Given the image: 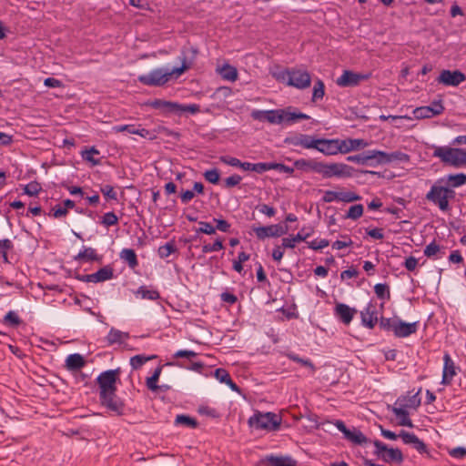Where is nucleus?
I'll return each mask as SVG.
<instances>
[{
  "label": "nucleus",
  "mask_w": 466,
  "mask_h": 466,
  "mask_svg": "<svg viewBox=\"0 0 466 466\" xmlns=\"http://www.w3.org/2000/svg\"><path fill=\"white\" fill-rule=\"evenodd\" d=\"M119 257L125 260L131 268H135L138 265L137 254L132 248H124L121 250Z\"/></svg>",
  "instance_id": "72a5a7b5"
},
{
  "label": "nucleus",
  "mask_w": 466,
  "mask_h": 466,
  "mask_svg": "<svg viewBox=\"0 0 466 466\" xmlns=\"http://www.w3.org/2000/svg\"><path fill=\"white\" fill-rule=\"evenodd\" d=\"M369 76V75L345 70L342 75L337 78L336 84L341 87L357 86L361 81L367 80Z\"/></svg>",
  "instance_id": "4468645a"
},
{
  "label": "nucleus",
  "mask_w": 466,
  "mask_h": 466,
  "mask_svg": "<svg viewBox=\"0 0 466 466\" xmlns=\"http://www.w3.org/2000/svg\"><path fill=\"white\" fill-rule=\"evenodd\" d=\"M423 253L429 258L438 259L445 254V251L443 247L433 240L425 247Z\"/></svg>",
  "instance_id": "a878e982"
},
{
  "label": "nucleus",
  "mask_w": 466,
  "mask_h": 466,
  "mask_svg": "<svg viewBox=\"0 0 466 466\" xmlns=\"http://www.w3.org/2000/svg\"><path fill=\"white\" fill-rule=\"evenodd\" d=\"M314 232L313 228L303 227L298 233L295 235V239L297 242L306 241L308 238H309Z\"/></svg>",
  "instance_id": "13d9d810"
},
{
  "label": "nucleus",
  "mask_w": 466,
  "mask_h": 466,
  "mask_svg": "<svg viewBox=\"0 0 466 466\" xmlns=\"http://www.w3.org/2000/svg\"><path fill=\"white\" fill-rule=\"evenodd\" d=\"M421 391V389H419L417 392L412 395H401L400 396L394 406L400 407L403 409H413L417 410L421 403L420 397L419 396Z\"/></svg>",
  "instance_id": "a211bd4d"
},
{
  "label": "nucleus",
  "mask_w": 466,
  "mask_h": 466,
  "mask_svg": "<svg viewBox=\"0 0 466 466\" xmlns=\"http://www.w3.org/2000/svg\"><path fill=\"white\" fill-rule=\"evenodd\" d=\"M115 132L120 133L127 131L129 134L139 135L143 137L149 134V131L146 128H137L135 125H119L113 127Z\"/></svg>",
  "instance_id": "7c9ffc66"
},
{
  "label": "nucleus",
  "mask_w": 466,
  "mask_h": 466,
  "mask_svg": "<svg viewBox=\"0 0 466 466\" xmlns=\"http://www.w3.org/2000/svg\"><path fill=\"white\" fill-rule=\"evenodd\" d=\"M119 373V370H108L106 371L102 372L96 379L97 384L99 386L100 391L99 395H106V393H110L112 391H116V380L117 375Z\"/></svg>",
  "instance_id": "1a4fd4ad"
},
{
  "label": "nucleus",
  "mask_w": 466,
  "mask_h": 466,
  "mask_svg": "<svg viewBox=\"0 0 466 466\" xmlns=\"http://www.w3.org/2000/svg\"><path fill=\"white\" fill-rule=\"evenodd\" d=\"M157 358L156 355L146 357L144 355H136L130 359V365L134 370L140 369L147 360Z\"/></svg>",
  "instance_id": "49530a36"
},
{
  "label": "nucleus",
  "mask_w": 466,
  "mask_h": 466,
  "mask_svg": "<svg viewBox=\"0 0 466 466\" xmlns=\"http://www.w3.org/2000/svg\"><path fill=\"white\" fill-rule=\"evenodd\" d=\"M175 424L183 425L191 429H196L198 426V422L196 419L185 414L177 415L175 419Z\"/></svg>",
  "instance_id": "4c0bfd02"
},
{
  "label": "nucleus",
  "mask_w": 466,
  "mask_h": 466,
  "mask_svg": "<svg viewBox=\"0 0 466 466\" xmlns=\"http://www.w3.org/2000/svg\"><path fill=\"white\" fill-rule=\"evenodd\" d=\"M100 223L105 227L115 226L118 223V218L113 211H110L104 214Z\"/></svg>",
  "instance_id": "864d4df0"
},
{
  "label": "nucleus",
  "mask_w": 466,
  "mask_h": 466,
  "mask_svg": "<svg viewBox=\"0 0 466 466\" xmlns=\"http://www.w3.org/2000/svg\"><path fill=\"white\" fill-rule=\"evenodd\" d=\"M204 177L211 184H218L220 178V174L217 168H212L205 171Z\"/></svg>",
  "instance_id": "4d7b16f0"
},
{
  "label": "nucleus",
  "mask_w": 466,
  "mask_h": 466,
  "mask_svg": "<svg viewBox=\"0 0 466 466\" xmlns=\"http://www.w3.org/2000/svg\"><path fill=\"white\" fill-rule=\"evenodd\" d=\"M347 160L350 162H354V163L360 164V165H368L367 151H365L361 154L349 156L347 157Z\"/></svg>",
  "instance_id": "e2e57ef3"
},
{
  "label": "nucleus",
  "mask_w": 466,
  "mask_h": 466,
  "mask_svg": "<svg viewBox=\"0 0 466 466\" xmlns=\"http://www.w3.org/2000/svg\"><path fill=\"white\" fill-rule=\"evenodd\" d=\"M418 322L407 323L398 319L394 335L397 338H406L417 332Z\"/></svg>",
  "instance_id": "aec40b11"
},
{
  "label": "nucleus",
  "mask_w": 466,
  "mask_h": 466,
  "mask_svg": "<svg viewBox=\"0 0 466 466\" xmlns=\"http://www.w3.org/2000/svg\"><path fill=\"white\" fill-rule=\"evenodd\" d=\"M444 366L442 372V380L441 383L443 385H449L452 381L453 377L456 374V368L453 360L448 353L444 354L443 357Z\"/></svg>",
  "instance_id": "412c9836"
},
{
  "label": "nucleus",
  "mask_w": 466,
  "mask_h": 466,
  "mask_svg": "<svg viewBox=\"0 0 466 466\" xmlns=\"http://www.w3.org/2000/svg\"><path fill=\"white\" fill-rule=\"evenodd\" d=\"M3 323L6 326L15 328L22 323V320L15 311L11 310L4 317Z\"/></svg>",
  "instance_id": "de8ad7c7"
},
{
  "label": "nucleus",
  "mask_w": 466,
  "mask_h": 466,
  "mask_svg": "<svg viewBox=\"0 0 466 466\" xmlns=\"http://www.w3.org/2000/svg\"><path fill=\"white\" fill-rule=\"evenodd\" d=\"M219 161L235 167H239L241 162L238 158L228 155L219 157Z\"/></svg>",
  "instance_id": "69168bd1"
},
{
  "label": "nucleus",
  "mask_w": 466,
  "mask_h": 466,
  "mask_svg": "<svg viewBox=\"0 0 466 466\" xmlns=\"http://www.w3.org/2000/svg\"><path fill=\"white\" fill-rule=\"evenodd\" d=\"M381 459L385 462L397 461L401 462L403 461V455L400 449L389 448L386 453L381 455Z\"/></svg>",
  "instance_id": "f704fd0d"
},
{
  "label": "nucleus",
  "mask_w": 466,
  "mask_h": 466,
  "mask_svg": "<svg viewBox=\"0 0 466 466\" xmlns=\"http://www.w3.org/2000/svg\"><path fill=\"white\" fill-rule=\"evenodd\" d=\"M433 157L455 167H461L466 164V150L459 147H437Z\"/></svg>",
  "instance_id": "7ed1b4c3"
},
{
  "label": "nucleus",
  "mask_w": 466,
  "mask_h": 466,
  "mask_svg": "<svg viewBox=\"0 0 466 466\" xmlns=\"http://www.w3.org/2000/svg\"><path fill=\"white\" fill-rule=\"evenodd\" d=\"M279 81L285 82L288 86L305 89L310 86L311 77L308 71L291 69L279 72L276 75Z\"/></svg>",
  "instance_id": "20e7f679"
},
{
  "label": "nucleus",
  "mask_w": 466,
  "mask_h": 466,
  "mask_svg": "<svg viewBox=\"0 0 466 466\" xmlns=\"http://www.w3.org/2000/svg\"><path fill=\"white\" fill-rule=\"evenodd\" d=\"M127 338H129L128 333L112 328L106 336V340L109 345H113L115 343H122L123 339Z\"/></svg>",
  "instance_id": "c9c22d12"
},
{
  "label": "nucleus",
  "mask_w": 466,
  "mask_h": 466,
  "mask_svg": "<svg viewBox=\"0 0 466 466\" xmlns=\"http://www.w3.org/2000/svg\"><path fill=\"white\" fill-rule=\"evenodd\" d=\"M101 259L102 257L92 248H84V249L75 257V260L81 262L101 261Z\"/></svg>",
  "instance_id": "393cba45"
},
{
  "label": "nucleus",
  "mask_w": 466,
  "mask_h": 466,
  "mask_svg": "<svg viewBox=\"0 0 466 466\" xmlns=\"http://www.w3.org/2000/svg\"><path fill=\"white\" fill-rule=\"evenodd\" d=\"M308 247L313 250L322 249L329 245V241L328 239H314L312 241L307 242Z\"/></svg>",
  "instance_id": "680f3d73"
},
{
  "label": "nucleus",
  "mask_w": 466,
  "mask_h": 466,
  "mask_svg": "<svg viewBox=\"0 0 466 466\" xmlns=\"http://www.w3.org/2000/svg\"><path fill=\"white\" fill-rule=\"evenodd\" d=\"M102 194L108 199L116 200L117 198L116 192L110 185H105L101 187Z\"/></svg>",
  "instance_id": "338daca9"
},
{
  "label": "nucleus",
  "mask_w": 466,
  "mask_h": 466,
  "mask_svg": "<svg viewBox=\"0 0 466 466\" xmlns=\"http://www.w3.org/2000/svg\"><path fill=\"white\" fill-rule=\"evenodd\" d=\"M317 150L326 156H333L340 153V139L332 138H319Z\"/></svg>",
  "instance_id": "dca6fc26"
},
{
  "label": "nucleus",
  "mask_w": 466,
  "mask_h": 466,
  "mask_svg": "<svg viewBox=\"0 0 466 466\" xmlns=\"http://www.w3.org/2000/svg\"><path fill=\"white\" fill-rule=\"evenodd\" d=\"M94 155H99V151L95 147H92L89 149H86L82 151L81 156L84 160L86 162H90L92 166H98L101 164L100 159L95 158Z\"/></svg>",
  "instance_id": "ea45409f"
},
{
  "label": "nucleus",
  "mask_w": 466,
  "mask_h": 466,
  "mask_svg": "<svg viewBox=\"0 0 466 466\" xmlns=\"http://www.w3.org/2000/svg\"><path fill=\"white\" fill-rule=\"evenodd\" d=\"M285 142L293 146H300L307 149L312 148L317 150V148H319V138H315L314 137L305 134H301L299 137H288Z\"/></svg>",
  "instance_id": "f3484780"
},
{
  "label": "nucleus",
  "mask_w": 466,
  "mask_h": 466,
  "mask_svg": "<svg viewBox=\"0 0 466 466\" xmlns=\"http://www.w3.org/2000/svg\"><path fill=\"white\" fill-rule=\"evenodd\" d=\"M292 107L289 106L283 109H271V110H252L250 116L257 121L268 122L272 125H280L283 123L292 124L298 120L309 119V116L301 113L291 111Z\"/></svg>",
  "instance_id": "f03ea898"
},
{
  "label": "nucleus",
  "mask_w": 466,
  "mask_h": 466,
  "mask_svg": "<svg viewBox=\"0 0 466 466\" xmlns=\"http://www.w3.org/2000/svg\"><path fill=\"white\" fill-rule=\"evenodd\" d=\"M248 424L250 427H254L258 430L266 431H277L279 429L281 424L280 417L273 412L255 414L248 419Z\"/></svg>",
  "instance_id": "39448f33"
},
{
  "label": "nucleus",
  "mask_w": 466,
  "mask_h": 466,
  "mask_svg": "<svg viewBox=\"0 0 466 466\" xmlns=\"http://www.w3.org/2000/svg\"><path fill=\"white\" fill-rule=\"evenodd\" d=\"M241 179L242 177L239 175L234 174L224 180L225 187L230 188L235 186H238L240 183Z\"/></svg>",
  "instance_id": "774afa93"
},
{
  "label": "nucleus",
  "mask_w": 466,
  "mask_h": 466,
  "mask_svg": "<svg viewBox=\"0 0 466 466\" xmlns=\"http://www.w3.org/2000/svg\"><path fill=\"white\" fill-rule=\"evenodd\" d=\"M397 321L398 318L380 317L379 322L381 329L386 331H392L394 333Z\"/></svg>",
  "instance_id": "c03bdc74"
},
{
  "label": "nucleus",
  "mask_w": 466,
  "mask_h": 466,
  "mask_svg": "<svg viewBox=\"0 0 466 466\" xmlns=\"http://www.w3.org/2000/svg\"><path fill=\"white\" fill-rule=\"evenodd\" d=\"M376 296L380 299H390V291L387 284L379 283L374 286Z\"/></svg>",
  "instance_id": "09e8293b"
},
{
  "label": "nucleus",
  "mask_w": 466,
  "mask_h": 466,
  "mask_svg": "<svg viewBox=\"0 0 466 466\" xmlns=\"http://www.w3.org/2000/svg\"><path fill=\"white\" fill-rule=\"evenodd\" d=\"M391 410L396 415V417L398 419H400L399 424L400 426H406V427H410V428L413 427V423H412L411 420L410 419L409 412L407 411L406 409L393 406Z\"/></svg>",
  "instance_id": "c756f323"
},
{
  "label": "nucleus",
  "mask_w": 466,
  "mask_h": 466,
  "mask_svg": "<svg viewBox=\"0 0 466 466\" xmlns=\"http://www.w3.org/2000/svg\"><path fill=\"white\" fill-rule=\"evenodd\" d=\"M198 225L200 226L196 231L197 233H204L207 235H213L216 233V228L209 222L199 221Z\"/></svg>",
  "instance_id": "bf43d9fd"
},
{
  "label": "nucleus",
  "mask_w": 466,
  "mask_h": 466,
  "mask_svg": "<svg viewBox=\"0 0 466 466\" xmlns=\"http://www.w3.org/2000/svg\"><path fill=\"white\" fill-rule=\"evenodd\" d=\"M146 105L151 106L152 108L158 109L162 113L177 112V107H179L178 103L167 101L163 99H154L148 101Z\"/></svg>",
  "instance_id": "5701e85b"
},
{
  "label": "nucleus",
  "mask_w": 466,
  "mask_h": 466,
  "mask_svg": "<svg viewBox=\"0 0 466 466\" xmlns=\"http://www.w3.org/2000/svg\"><path fill=\"white\" fill-rule=\"evenodd\" d=\"M445 107L442 101L434 100L430 106H420L413 110L414 116L417 119L430 118L443 113Z\"/></svg>",
  "instance_id": "f8f14e48"
},
{
  "label": "nucleus",
  "mask_w": 466,
  "mask_h": 466,
  "mask_svg": "<svg viewBox=\"0 0 466 466\" xmlns=\"http://www.w3.org/2000/svg\"><path fill=\"white\" fill-rule=\"evenodd\" d=\"M253 231L258 239H265L266 238H278L288 233L289 227L280 224H274L269 226L253 227Z\"/></svg>",
  "instance_id": "9b49d317"
},
{
  "label": "nucleus",
  "mask_w": 466,
  "mask_h": 466,
  "mask_svg": "<svg viewBox=\"0 0 466 466\" xmlns=\"http://www.w3.org/2000/svg\"><path fill=\"white\" fill-rule=\"evenodd\" d=\"M353 167L344 163L326 164L319 162V174L324 178L330 177H350L353 174Z\"/></svg>",
  "instance_id": "0eeeda50"
},
{
  "label": "nucleus",
  "mask_w": 466,
  "mask_h": 466,
  "mask_svg": "<svg viewBox=\"0 0 466 466\" xmlns=\"http://www.w3.org/2000/svg\"><path fill=\"white\" fill-rule=\"evenodd\" d=\"M285 355L291 360L304 366V367H307L309 369H310L311 372H315L316 370V367L315 365L313 364V362L309 360V359H302L300 357H299L298 355L292 353V352H288V353H285Z\"/></svg>",
  "instance_id": "37998d69"
},
{
  "label": "nucleus",
  "mask_w": 466,
  "mask_h": 466,
  "mask_svg": "<svg viewBox=\"0 0 466 466\" xmlns=\"http://www.w3.org/2000/svg\"><path fill=\"white\" fill-rule=\"evenodd\" d=\"M100 404L105 407L107 411L114 416H121L124 414L125 403L117 397L116 391L106 393V395H99Z\"/></svg>",
  "instance_id": "6e6552de"
},
{
  "label": "nucleus",
  "mask_w": 466,
  "mask_h": 466,
  "mask_svg": "<svg viewBox=\"0 0 466 466\" xmlns=\"http://www.w3.org/2000/svg\"><path fill=\"white\" fill-rule=\"evenodd\" d=\"M325 96V85L321 79H317L313 86L311 101L316 103Z\"/></svg>",
  "instance_id": "58836bf2"
},
{
  "label": "nucleus",
  "mask_w": 466,
  "mask_h": 466,
  "mask_svg": "<svg viewBox=\"0 0 466 466\" xmlns=\"http://www.w3.org/2000/svg\"><path fill=\"white\" fill-rule=\"evenodd\" d=\"M425 198L429 202L437 206L443 212L450 210V204L447 202L443 193V186H441L439 181L431 186L430 191L426 194Z\"/></svg>",
  "instance_id": "9d476101"
},
{
  "label": "nucleus",
  "mask_w": 466,
  "mask_h": 466,
  "mask_svg": "<svg viewBox=\"0 0 466 466\" xmlns=\"http://www.w3.org/2000/svg\"><path fill=\"white\" fill-rule=\"evenodd\" d=\"M86 365V360L81 354H70L66 360V367L69 370H77Z\"/></svg>",
  "instance_id": "cd10ccee"
},
{
  "label": "nucleus",
  "mask_w": 466,
  "mask_h": 466,
  "mask_svg": "<svg viewBox=\"0 0 466 466\" xmlns=\"http://www.w3.org/2000/svg\"><path fill=\"white\" fill-rule=\"evenodd\" d=\"M399 436L402 439L405 444L414 445L419 439L414 433L407 432L405 431H401Z\"/></svg>",
  "instance_id": "0e129e2a"
},
{
  "label": "nucleus",
  "mask_w": 466,
  "mask_h": 466,
  "mask_svg": "<svg viewBox=\"0 0 466 466\" xmlns=\"http://www.w3.org/2000/svg\"><path fill=\"white\" fill-rule=\"evenodd\" d=\"M357 310L343 303H338L335 307V315L346 325L352 320Z\"/></svg>",
  "instance_id": "4be33fe9"
},
{
  "label": "nucleus",
  "mask_w": 466,
  "mask_h": 466,
  "mask_svg": "<svg viewBox=\"0 0 466 466\" xmlns=\"http://www.w3.org/2000/svg\"><path fill=\"white\" fill-rule=\"evenodd\" d=\"M345 439L354 444L363 445L368 442V438L358 429L349 430L344 435Z\"/></svg>",
  "instance_id": "c85d7f7f"
},
{
  "label": "nucleus",
  "mask_w": 466,
  "mask_h": 466,
  "mask_svg": "<svg viewBox=\"0 0 466 466\" xmlns=\"http://www.w3.org/2000/svg\"><path fill=\"white\" fill-rule=\"evenodd\" d=\"M362 214H363V206L361 204H356V205L351 206L349 208L345 218L356 220V219L360 218L362 216Z\"/></svg>",
  "instance_id": "3c124183"
},
{
  "label": "nucleus",
  "mask_w": 466,
  "mask_h": 466,
  "mask_svg": "<svg viewBox=\"0 0 466 466\" xmlns=\"http://www.w3.org/2000/svg\"><path fill=\"white\" fill-rule=\"evenodd\" d=\"M368 145L369 143L366 140L360 138L340 139V153L348 154L351 151L364 148L368 147Z\"/></svg>",
  "instance_id": "6ab92c4d"
},
{
  "label": "nucleus",
  "mask_w": 466,
  "mask_h": 466,
  "mask_svg": "<svg viewBox=\"0 0 466 466\" xmlns=\"http://www.w3.org/2000/svg\"><path fill=\"white\" fill-rule=\"evenodd\" d=\"M361 323L363 326L372 329L378 321V311L376 303L370 301L366 308L360 311Z\"/></svg>",
  "instance_id": "2eb2a0df"
},
{
  "label": "nucleus",
  "mask_w": 466,
  "mask_h": 466,
  "mask_svg": "<svg viewBox=\"0 0 466 466\" xmlns=\"http://www.w3.org/2000/svg\"><path fill=\"white\" fill-rule=\"evenodd\" d=\"M269 466H297V461L289 456L270 455L266 458Z\"/></svg>",
  "instance_id": "bb28decb"
},
{
  "label": "nucleus",
  "mask_w": 466,
  "mask_h": 466,
  "mask_svg": "<svg viewBox=\"0 0 466 466\" xmlns=\"http://www.w3.org/2000/svg\"><path fill=\"white\" fill-rule=\"evenodd\" d=\"M42 189L41 185L37 181H32L25 186L24 193L28 196H36Z\"/></svg>",
  "instance_id": "5fc2aeb1"
},
{
  "label": "nucleus",
  "mask_w": 466,
  "mask_h": 466,
  "mask_svg": "<svg viewBox=\"0 0 466 466\" xmlns=\"http://www.w3.org/2000/svg\"><path fill=\"white\" fill-rule=\"evenodd\" d=\"M465 80L466 76L462 72L459 70L451 71L448 69L442 70L437 78L440 84L447 86H458Z\"/></svg>",
  "instance_id": "ddd939ff"
},
{
  "label": "nucleus",
  "mask_w": 466,
  "mask_h": 466,
  "mask_svg": "<svg viewBox=\"0 0 466 466\" xmlns=\"http://www.w3.org/2000/svg\"><path fill=\"white\" fill-rule=\"evenodd\" d=\"M134 294L137 297H140L143 299L157 300L160 298V294L157 289H149L146 286L139 287Z\"/></svg>",
  "instance_id": "473e14b6"
},
{
  "label": "nucleus",
  "mask_w": 466,
  "mask_h": 466,
  "mask_svg": "<svg viewBox=\"0 0 466 466\" xmlns=\"http://www.w3.org/2000/svg\"><path fill=\"white\" fill-rule=\"evenodd\" d=\"M14 248L13 242L8 238L0 239V257L4 262H8L7 252Z\"/></svg>",
  "instance_id": "a18cd8bd"
},
{
  "label": "nucleus",
  "mask_w": 466,
  "mask_h": 466,
  "mask_svg": "<svg viewBox=\"0 0 466 466\" xmlns=\"http://www.w3.org/2000/svg\"><path fill=\"white\" fill-rule=\"evenodd\" d=\"M182 55L183 56L180 57L182 63L181 66L175 67L171 70L165 68L154 69L147 75L139 76L138 81L149 86H161L170 81L174 76L176 77L179 76L191 67L198 55V50L195 47H190L187 51H183Z\"/></svg>",
  "instance_id": "f257e3e1"
},
{
  "label": "nucleus",
  "mask_w": 466,
  "mask_h": 466,
  "mask_svg": "<svg viewBox=\"0 0 466 466\" xmlns=\"http://www.w3.org/2000/svg\"><path fill=\"white\" fill-rule=\"evenodd\" d=\"M339 201L350 203L353 201L360 200L361 197L352 191L339 192Z\"/></svg>",
  "instance_id": "6e6d98bb"
},
{
  "label": "nucleus",
  "mask_w": 466,
  "mask_h": 466,
  "mask_svg": "<svg viewBox=\"0 0 466 466\" xmlns=\"http://www.w3.org/2000/svg\"><path fill=\"white\" fill-rule=\"evenodd\" d=\"M408 155L400 151L387 153L380 150H368L367 162L369 166L375 167L377 165H383L390 163L394 160H407Z\"/></svg>",
  "instance_id": "423d86ee"
},
{
  "label": "nucleus",
  "mask_w": 466,
  "mask_h": 466,
  "mask_svg": "<svg viewBox=\"0 0 466 466\" xmlns=\"http://www.w3.org/2000/svg\"><path fill=\"white\" fill-rule=\"evenodd\" d=\"M177 252V248L174 241H170L162 245L157 249V254L161 258H167L171 254Z\"/></svg>",
  "instance_id": "a19ab883"
},
{
  "label": "nucleus",
  "mask_w": 466,
  "mask_h": 466,
  "mask_svg": "<svg viewBox=\"0 0 466 466\" xmlns=\"http://www.w3.org/2000/svg\"><path fill=\"white\" fill-rule=\"evenodd\" d=\"M294 167L297 169L302 170L305 172L314 171L316 173H319V162H318L314 159L300 158V159H297L294 162Z\"/></svg>",
  "instance_id": "b1692460"
},
{
  "label": "nucleus",
  "mask_w": 466,
  "mask_h": 466,
  "mask_svg": "<svg viewBox=\"0 0 466 466\" xmlns=\"http://www.w3.org/2000/svg\"><path fill=\"white\" fill-rule=\"evenodd\" d=\"M448 182L452 187H458L466 183V174L459 173L448 176Z\"/></svg>",
  "instance_id": "8fccbe9b"
},
{
  "label": "nucleus",
  "mask_w": 466,
  "mask_h": 466,
  "mask_svg": "<svg viewBox=\"0 0 466 466\" xmlns=\"http://www.w3.org/2000/svg\"><path fill=\"white\" fill-rule=\"evenodd\" d=\"M94 276V283L103 282L106 280H109L114 277V269L109 265L105 266L98 269L96 272L93 273Z\"/></svg>",
  "instance_id": "2f4dec72"
},
{
  "label": "nucleus",
  "mask_w": 466,
  "mask_h": 466,
  "mask_svg": "<svg viewBox=\"0 0 466 466\" xmlns=\"http://www.w3.org/2000/svg\"><path fill=\"white\" fill-rule=\"evenodd\" d=\"M220 75L223 79L235 81L238 78L237 69L230 65H224L220 69Z\"/></svg>",
  "instance_id": "79ce46f5"
},
{
  "label": "nucleus",
  "mask_w": 466,
  "mask_h": 466,
  "mask_svg": "<svg viewBox=\"0 0 466 466\" xmlns=\"http://www.w3.org/2000/svg\"><path fill=\"white\" fill-rule=\"evenodd\" d=\"M224 248V245L221 238H217L212 244H206L202 246L203 253H209L219 251Z\"/></svg>",
  "instance_id": "603ef678"
},
{
  "label": "nucleus",
  "mask_w": 466,
  "mask_h": 466,
  "mask_svg": "<svg viewBox=\"0 0 466 466\" xmlns=\"http://www.w3.org/2000/svg\"><path fill=\"white\" fill-rule=\"evenodd\" d=\"M268 170H273V162L254 163L252 167V171L257 172L258 174H262Z\"/></svg>",
  "instance_id": "052dcab7"
},
{
  "label": "nucleus",
  "mask_w": 466,
  "mask_h": 466,
  "mask_svg": "<svg viewBox=\"0 0 466 466\" xmlns=\"http://www.w3.org/2000/svg\"><path fill=\"white\" fill-rule=\"evenodd\" d=\"M161 371L162 366H158L155 369L152 376L147 379L146 385L148 390L152 391H157L159 389H161V387L157 384L160 377Z\"/></svg>",
  "instance_id": "e433bc0d"
}]
</instances>
